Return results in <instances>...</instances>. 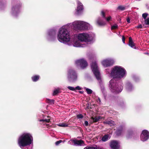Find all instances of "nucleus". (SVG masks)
Wrapping results in <instances>:
<instances>
[{"label": "nucleus", "instance_id": "nucleus-37", "mask_svg": "<svg viewBox=\"0 0 149 149\" xmlns=\"http://www.w3.org/2000/svg\"><path fill=\"white\" fill-rule=\"evenodd\" d=\"M77 117L78 118H82L83 117V116L81 114H80L77 115Z\"/></svg>", "mask_w": 149, "mask_h": 149}, {"label": "nucleus", "instance_id": "nucleus-45", "mask_svg": "<svg viewBox=\"0 0 149 149\" xmlns=\"http://www.w3.org/2000/svg\"><path fill=\"white\" fill-rule=\"evenodd\" d=\"M3 6V5L2 4L0 5V8L1 7Z\"/></svg>", "mask_w": 149, "mask_h": 149}, {"label": "nucleus", "instance_id": "nucleus-46", "mask_svg": "<svg viewBox=\"0 0 149 149\" xmlns=\"http://www.w3.org/2000/svg\"><path fill=\"white\" fill-rule=\"evenodd\" d=\"M137 27L138 28H140V25H139L138 26H137Z\"/></svg>", "mask_w": 149, "mask_h": 149}, {"label": "nucleus", "instance_id": "nucleus-23", "mask_svg": "<svg viewBox=\"0 0 149 149\" xmlns=\"http://www.w3.org/2000/svg\"><path fill=\"white\" fill-rule=\"evenodd\" d=\"M40 78V76L38 75H34L32 76L31 79L34 82L37 81Z\"/></svg>", "mask_w": 149, "mask_h": 149}, {"label": "nucleus", "instance_id": "nucleus-20", "mask_svg": "<svg viewBox=\"0 0 149 149\" xmlns=\"http://www.w3.org/2000/svg\"><path fill=\"white\" fill-rule=\"evenodd\" d=\"M133 87L132 84L129 82H128L126 84V89L128 91H130L133 89Z\"/></svg>", "mask_w": 149, "mask_h": 149}, {"label": "nucleus", "instance_id": "nucleus-19", "mask_svg": "<svg viewBox=\"0 0 149 149\" xmlns=\"http://www.w3.org/2000/svg\"><path fill=\"white\" fill-rule=\"evenodd\" d=\"M111 137V135L110 134L105 135L102 137L101 141L102 142H105L109 139Z\"/></svg>", "mask_w": 149, "mask_h": 149}, {"label": "nucleus", "instance_id": "nucleus-5", "mask_svg": "<svg viewBox=\"0 0 149 149\" xmlns=\"http://www.w3.org/2000/svg\"><path fill=\"white\" fill-rule=\"evenodd\" d=\"M91 68L95 77L99 82L102 92L103 93L105 91L104 88L102 84L101 76L97 61H95L92 63L91 64Z\"/></svg>", "mask_w": 149, "mask_h": 149}, {"label": "nucleus", "instance_id": "nucleus-14", "mask_svg": "<svg viewBox=\"0 0 149 149\" xmlns=\"http://www.w3.org/2000/svg\"><path fill=\"white\" fill-rule=\"evenodd\" d=\"M69 144L75 146H84L85 144L82 140H71L68 142Z\"/></svg>", "mask_w": 149, "mask_h": 149}, {"label": "nucleus", "instance_id": "nucleus-27", "mask_svg": "<svg viewBox=\"0 0 149 149\" xmlns=\"http://www.w3.org/2000/svg\"><path fill=\"white\" fill-rule=\"evenodd\" d=\"M84 89L86 90L87 93H92L93 92L92 90L88 88L84 87Z\"/></svg>", "mask_w": 149, "mask_h": 149}, {"label": "nucleus", "instance_id": "nucleus-22", "mask_svg": "<svg viewBox=\"0 0 149 149\" xmlns=\"http://www.w3.org/2000/svg\"><path fill=\"white\" fill-rule=\"evenodd\" d=\"M104 123L109 125L110 126L114 125H115V122L111 120H107L104 122Z\"/></svg>", "mask_w": 149, "mask_h": 149}, {"label": "nucleus", "instance_id": "nucleus-17", "mask_svg": "<svg viewBox=\"0 0 149 149\" xmlns=\"http://www.w3.org/2000/svg\"><path fill=\"white\" fill-rule=\"evenodd\" d=\"M140 137L142 141H146L149 138V132L147 130H144L142 131Z\"/></svg>", "mask_w": 149, "mask_h": 149}, {"label": "nucleus", "instance_id": "nucleus-28", "mask_svg": "<svg viewBox=\"0 0 149 149\" xmlns=\"http://www.w3.org/2000/svg\"><path fill=\"white\" fill-rule=\"evenodd\" d=\"M132 131L129 132L127 134V137L128 138H131L132 136Z\"/></svg>", "mask_w": 149, "mask_h": 149}, {"label": "nucleus", "instance_id": "nucleus-48", "mask_svg": "<svg viewBox=\"0 0 149 149\" xmlns=\"http://www.w3.org/2000/svg\"><path fill=\"white\" fill-rule=\"evenodd\" d=\"M56 94V93H55V94H53V95H55V94Z\"/></svg>", "mask_w": 149, "mask_h": 149}, {"label": "nucleus", "instance_id": "nucleus-21", "mask_svg": "<svg viewBox=\"0 0 149 149\" xmlns=\"http://www.w3.org/2000/svg\"><path fill=\"white\" fill-rule=\"evenodd\" d=\"M102 118L101 116H95L91 117V120H92L93 122L95 123L97 122L99 119Z\"/></svg>", "mask_w": 149, "mask_h": 149}, {"label": "nucleus", "instance_id": "nucleus-3", "mask_svg": "<svg viewBox=\"0 0 149 149\" xmlns=\"http://www.w3.org/2000/svg\"><path fill=\"white\" fill-rule=\"evenodd\" d=\"M74 37L82 42L86 43V44L93 43L95 40V35L93 33H83L75 34Z\"/></svg>", "mask_w": 149, "mask_h": 149}, {"label": "nucleus", "instance_id": "nucleus-42", "mask_svg": "<svg viewBox=\"0 0 149 149\" xmlns=\"http://www.w3.org/2000/svg\"><path fill=\"white\" fill-rule=\"evenodd\" d=\"M97 102L99 104H101V100L99 98H98L97 100Z\"/></svg>", "mask_w": 149, "mask_h": 149}, {"label": "nucleus", "instance_id": "nucleus-29", "mask_svg": "<svg viewBox=\"0 0 149 149\" xmlns=\"http://www.w3.org/2000/svg\"><path fill=\"white\" fill-rule=\"evenodd\" d=\"M84 149H102L99 147H86Z\"/></svg>", "mask_w": 149, "mask_h": 149}, {"label": "nucleus", "instance_id": "nucleus-49", "mask_svg": "<svg viewBox=\"0 0 149 149\" xmlns=\"http://www.w3.org/2000/svg\"><path fill=\"white\" fill-rule=\"evenodd\" d=\"M146 54H148V53H146Z\"/></svg>", "mask_w": 149, "mask_h": 149}, {"label": "nucleus", "instance_id": "nucleus-26", "mask_svg": "<svg viewBox=\"0 0 149 149\" xmlns=\"http://www.w3.org/2000/svg\"><path fill=\"white\" fill-rule=\"evenodd\" d=\"M58 125L60 127H68V125L66 123H59Z\"/></svg>", "mask_w": 149, "mask_h": 149}, {"label": "nucleus", "instance_id": "nucleus-38", "mask_svg": "<svg viewBox=\"0 0 149 149\" xmlns=\"http://www.w3.org/2000/svg\"><path fill=\"white\" fill-rule=\"evenodd\" d=\"M82 89V88L80 87L79 86H76L75 88V90H80Z\"/></svg>", "mask_w": 149, "mask_h": 149}, {"label": "nucleus", "instance_id": "nucleus-31", "mask_svg": "<svg viewBox=\"0 0 149 149\" xmlns=\"http://www.w3.org/2000/svg\"><path fill=\"white\" fill-rule=\"evenodd\" d=\"M148 15V14L147 13H145L142 14V17L145 19H146V18L147 16Z\"/></svg>", "mask_w": 149, "mask_h": 149}, {"label": "nucleus", "instance_id": "nucleus-12", "mask_svg": "<svg viewBox=\"0 0 149 149\" xmlns=\"http://www.w3.org/2000/svg\"><path fill=\"white\" fill-rule=\"evenodd\" d=\"M115 61L113 58H108L102 61V64L103 66L107 67L112 65Z\"/></svg>", "mask_w": 149, "mask_h": 149}, {"label": "nucleus", "instance_id": "nucleus-36", "mask_svg": "<svg viewBox=\"0 0 149 149\" xmlns=\"http://www.w3.org/2000/svg\"><path fill=\"white\" fill-rule=\"evenodd\" d=\"M67 88L70 90L73 91L75 90V88L73 87L68 86L67 87Z\"/></svg>", "mask_w": 149, "mask_h": 149}, {"label": "nucleus", "instance_id": "nucleus-16", "mask_svg": "<svg viewBox=\"0 0 149 149\" xmlns=\"http://www.w3.org/2000/svg\"><path fill=\"white\" fill-rule=\"evenodd\" d=\"M109 146L112 149H120V143L116 140H112L109 143Z\"/></svg>", "mask_w": 149, "mask_h": 149}, {"label": "nucleus", "instance_id": "nucleus-39", "mask_svg": "<svg viewBox=\"0 0 149 149\" xmlns=\"http://www.w3.org/2000/svg\"><path fill=\"white\" fill-rule=\"evenodd\" d=\"M62 140H59L58 141L55 143V144L56 145H58L59 144L61 143L62 142Z\"/></svg>", "mask_w": 149, "mask_h": 149}, {"label": "nucleus", "instance_id": "nucleus-34", "mask_svg": "<svg viewBox=\"0 0 149 149\" xmlns=\"http://www.w3.org/2000/svg\"><path fill=\"white\" fill-rule=\"evenodd\" d=\"M47 102L48 103L51 104H53L54 103V100H53L48 99H47Z\"/></svg>", "mask_w": 149, "mask_h": 149}, {"label": "nucleus", "instance_id": "nucleus-24", "mask_svg": "<svg viewBox=\"0 0 149 149\" xmlns=\"http://www.w3.org/2000/svg\"><path fill=\"white\" fill-rule=\"evenodd\" d=\"M62 89L60 88H55L53 91V93H59L61 92Z\"/></svg>", "mask_w": 149, "mask_h": 149}, {"label": "nucleus", "instance_id": "nucleus-6", "mask_svg": "<svg viewBox=\"0 0 149 149\" xmlns=\"http://www.w3.org/2000/svg\"><path fill=\"white\" fill-rule=\"evenodd\" d=\"M69 24L70 25L71 28H73L79 30L88 29L90 28V26L89 24L81 21H76L69 23Z\"/></svg>", "mask_w": 149, "mask_h": 149}, {"label": "nucleus", "instance_id": "nucleus-30", "mask_svg": "<svg viewBox=\"0 0 149 149\" xmlns=\"http://www.w3.org/2000/svg\"><path fill=\"white\" fill-rule=\"evenodd\" d=\"M118 28V25L117 24H115L111 26V29H117Z\"/></svg>", "mask_w": 149, "mask_h": 149}, {"label": "nucleus", "instance_id": "nucleus-47", "mask_svg": "<svg viewBox=\"0 0 149 149\" xmlns=\"http://www.w3.org/2000/svg\"><path fill=\"white\" fill-rule=\"evenodd\" d=\"M140 28H141L142 27V26L141 25H140Z\"/></svg>", "mask_w": 149, "mask_h": 149}, {"label": "nucleus", "instance_id": "nucleus-10", "mask_svg": "<svg viewBox=\"0 0 149 149\" xmlns=\"http://www.w3.org/2000/svg\"><path fill=\"white\" fill-rule=\"evenodd\" d=\"M22 6V4L19 3L12 7L10 13L13 16L16 17L18 16L20 13Z\"/></svg>", "mask_w": 149, "mask_h": 149}, {"label": "nucleus", "instance_id": "nucleus-41", "mask_svg": "<svg viewBox=\"0 0 149 149\" xmlns=\"http://www.w3.org/2000/svg\"><path fill=\"white\" fill-rule=\"evenodd\" d=\"M127 21L128 23L130 22V18L129 17H128L127 19Z\"/></svg>", "mask_w": 149, "mask_h": 149}, {"label": "nucleus", "instance_id": "nucleus-40", "mask_svg": "<svg viewBox=\"0 0 149 149\" xmlns=\"http://www.w3.org/2000/svg\"><path fill=\"white\" fill-rule=\"evenodd\" d=\"M122 41L124 44H125V37L124 36H122Z\"/></svg>", "mask_w": 149, "mask_h": 149}, {"label": "nucleus", "instance_id": "nucleus-32", "mask_svg": "<svg viewBox=\"0 0 149 149\" xmlns=\"http://www.w3.org/2000/svg\"><path fill=\"white\" fill-rule=\"evenodd\" d=\"M145 24L149 25V17L147 18L144 21Z\"/></svg>", "mask_w": 149, "mask_h": 149}, {"label": "nucleus", "instance_id": "nucleus-8", "mask_svg": "<svg viewBox=\"0 0 149 149\" xmlns=\"http://www.w3.org/2000/svg\"><path fill=\"white\" fill-rule=\"evenodd\" d=\"M67 78L69 81L74 82L77 80V74L74 70L70 69L68 71Z\"/></svg>", "mask_w": 149, "mask_h": 149}, {"label": "nucleus", "instance_id": "nucleus-7", "mask_svg": "<svg viewBox=\"0 0 149 149\" xmlns=\"http://www.w3.org/2000/svg\"><path fill=\"white\" fill-rule=\"evenodd\" d=\"M101 15L102 17H99L96 21L97 24L100 26H104L106 24V22L104 21V20H105L107 22H109L111 19V17L110 16L106 17L105 14L103 11H101Z\"/></svg>", "mask_w": 149, "mask_h": 149}, {"label": "nucleus", "instance_id": "nucleus-15", "mask_svg": "<svg viewBox=\"0 0 149 149\" xmlns=\"http://www.w3.org/2000/svg\"><path fill=\"white\" fill-rule=\"evenodd\" d=\"M77 6L74 14L76 15H79L81 14L83 12V8L82 3L79 1L77 2Z\"/></svg>", "mask_w": 149, "mask_h": 149}, {"label": "nucleus", "instance_id": "nucleus-25", "mask_svg": "<svg viewBox=\"0 0 149 149\" xmlns=\"http://www.w3.org/2000/svg\"><path fill=\"white\" fill-rule=\"evenodd\" d=\"M47 118H48L47 119H40L39 120V121H43V122H49L50 120V117L49 116H48Z\"/></svg>", "mask_w": 149, "mask_h": 149}, {"label": "nucleus", "instance_id": "nucleus-35", "mask_svg": "<svg viewBox=\"0 0 149 149\" xmlns=\"http://www.w3.org/2000/svg\"><path fill=\"white\" fill-rule=\"evenodd\" d=\"M118 8L120 10H125V7L123 6H118Z\"/></svg>", "mask_w": 149, "mask_h": 149}, {"label": "nucleus", "instance_id": "nucleus-33", "mask_svg": "<svg viewBox=\"0 0 149 149\" xmlns=\"http://www.w3.org/2000/svg\"><path fill=\"white\" fill-rule=\"evenodd\" d=\"M123 132V131L122 130H118L116 132L118 136L122 134Z\"/></svg>", "mask_w": 149, "mask_h": 149}, {"label": "nucleus", "instance_id": "nucleus-18", "mask_svg": "<svg viewBox=\"0 0 149 149\" xmlns=\"http://www.w3.org/2000/svg\"><path fill=\"white\" fill-rule=\"evenodd\" d=\"M129 45L131 48L135 49H136L137 48L135 46V45L132 41V39L131 37L129 38Z\"/></svg>", "mask_w": 149, "mask_h": 149}, {"label": "nucleus", "instance_id": "nucleus-4", "mask_svg": "<svg viewBox=\"0 0 149 149\" xmlns=\"http://www.w3.org/2000/svg\"><path fill=\"white\" fill-rule=\"evenodd\" d=\"M33 141V138L31 135L29 133H24L19 137L18 143L21 148L24 149V147L30 145Z\"/></svg>", "mask_w": 149, "mask_h": 149}, {"label": "nucleus", "instance_id": "nucleus-9", "mask_svg": "<svg viewBox=\"0 0 149 149\" xmlns=\"http://www.w3.org/2000/svg\"><path fill=\"white\" fill-rule=\"evenodd\" d=\"M56 31L55 29H52L48 30L46 35V38L47 40L50 42L55 41L56 40Z\"/></svg>", "mask_w": 149, "mask_h": 149}, {"label": "nucleus", "instance_id": "nucleus-2", "mask_svg": "<svg viewBox=\"0 0 149 149\" xmlns=\"http://www.w3.org/2000/svg\"><path fill=\"white\" fill-rule=\"evenodd\" d=\"M68 28H71L69 23L61 27L58 33L57 38L60 42L70 46L71 44L70 42L71 36Z\"/></svg>", "mask_w": 149, "mask_h": 149}, {"label": "nucleus", "instance_id": "nucleus-44", "mask_svg": "<svg viewBox=\"0 0 149 149\" xmlns=\"http://www.w3.org/2000/svg\"><path fill=\"white\" fill-rule=\"evenodd\" d=\"M79 92L80 93H83V92L82 91H79Z\"/></svg>", "mask_w": 149, "mask_h": 149}, {"label": "nucleus", "instance_id": "nucleus-13", "mask_svg": "<svg viewBox=\"0 0 149 149\" xmlns=\"http://www.w3.org/2000/svg\"><path fill=\"white\" fill-rule=\"evenodd\" d=\"M73 43H70L71 45L75 47H86L87 45L85 43H82V42H81L77 38V39H74L73 41Z\"/></svg>", "mask_w": 149, "mask_h": 149}, {"label": "nucleus", "instance_id": "nucleus-1", "mask_svg": "<svg viewBox=\"0 0 149 149\" xmlns=\"http://www.w3.org/2000/svg\"><path fill=\"white\" fill-rule=\"evenodd\" d=\"M105 72L108 76L113 79L109 81V85L111 91L113 92H121L123 89V84H117L114 79H120L125 77L127 75L125 70L122 66L116 65L111 70L109 69H106Z\"/></svg>", "mask_w": 149, "mask_h": 149}, {"label": "nucleus", "instance_id": "nucleus-43", "mask_svg": "<svg viewBox=\"0 0 149 149\" xmlns=\"http://www.w3.org/2000/svg\"><path fill=\"white\" fill-rule=\"evenodd\" d=\"M84 125L86 126H87L88 125V121H85L84 122Z\"/></svg>", "mask_w": 149, "mask_h": 149}, {"label": "nucleus", "instance_id": "nucleus-11", "mask_svg": "<svg viewBox=\"0 0 149 149\" xmlns=\"http://www.w3.org/2000/svg\"><path fill=\"white\" fill-rule=\"evenodd\" d=\"M75 63L77 67H80L82 69L85 68L88 65L87 62L83 58L76 60Z\"/></svg>", "mask_w": 149, "mask_h": 149}]
</instances>
